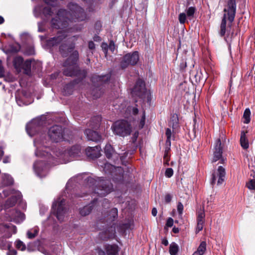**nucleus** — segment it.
Instances as JSON below:
<instances>
[{
  "label": "nucleus",
  "mask_w": 255,
  "mask_h": 255,
  "mask_svg": "<svg viewBox=\"0 0 255 255\" xmlns=\"http://www.w3.org/2000/svg\"><path fill=\"white\" fill-rule=\"evenodd\" d=\"M145 116L144 113H143L141 116V119L139 122V124L138 125V128H142L145 124Z\"/></svg>",
  "instance_id": "79ce46f5"
},
{
  "label": "nucleus",
  "mask_w": 255,
  "mask_h": 255,
  "mask_svg": "<svg viewBox=\"0 0 255 255\" xmlns=\"http://www.w3.org/2000/svg\"><path fill=\"white\" fill-rule=\"evenodd\" d=\"M6 248H7L8 251L6 253L7 255H16V251L14 249H10V245L6 243Z\"/></svg>",
  "instance_id": "ea45409f"
},
{
  "label": "nucleus",
  "mask_w": 255,
  "mask_h": 255,
  "mask_svg": "<svg viewBox=\"0 0 255 255\" xmlns=\"http://www.w3.org/2000/svg\"><path fill=\"white\" fill-rule=\"evenodd\" d=\"M196 8L193 6H190L186 9V12L188 17H192L195 12Z\"/></svg>",
  "instance_id": "4c0bfd02"
},
{
  "label": "nucleus",
  "mask_w": 255,
  "mask_h": 255,
  "mask_svg": "<svg viewBox=\"0 0 255 255\" xmlns=\"http://www.w3.org/2000/svg\"><path fill=\"white\" fill-rule=\"evenodd\" d=\"M88 47L90 49H94L95 48V44L93 41H90L88 44Z\"/></svg>",
  "instance_id": "5fc2aeb1"
},
{
  "label": "nucleus",
  "mask_w": 255,
  "mask_h": 255,
  "mask_svg": "<svg viewBox=\"0 0 255 255\" xmlns=\"http://www.w3.org/2000/svg\"><path fill=\"white\" fill-rule=\"evenodd\" d=\"M224 12H225V13L224 15V17L222 19V22L221 24V30H220V35L222 36H224L226 33V18L228 19V17H229V15L228 14V12H226L225 11H224Z\"/></svg>",
  "instance_id": "a878e982"
},
{
  "label": "nucleus",
  "mask_w": 255,
  "mask_h": 255,
  "mask_svg": "<svg viewBox=\"0 0 255 255\" xmlns=\"http://www.w3.org/2000/svg\"><path fill=\"white\" fill-rule=\"evenodd\" d=\"M173 219L171 218H169L167 220L166 226L168 227H171L173 225Z\"/></svg>",
  "instance_id": "de8ad7c7"
},
{
  "label": "nucleus",
  "mask_w": 255,
  "mask_h": 255,
  "mask_svg": "<svg viewBox=\"0 0 255 255\" xmlns=\"http://www.w3.org/2000/svg\"><path fill=\"white\" fill-rule=\"evenodd\" d=\"M33 169L36 175L42 178L47 174L48 166L46 165L45 161H37L33 165Z\"/></svg>",
  "instance_id": "f8f14e48"
},
{
  "label": "nucleus",
  "mask_w": 255,
  "mask_h": 255,
  "mask_svg": "<svg viewBox=\"0 0 255 255\" xmlns=\"http://www.w3.org/2000/svg\"><path fill=\"white\" fill-rule=\"evenodd\" d=\"M173 173V171L172 169L171 168H169L166 170L165 174L167 177L169 178L172 176Z\"/></svg>",
  "instance_id": "37998d69"
},
{
  "label": "nucleus",
  "mask_w": 255,
  "mask_h": 255,
  "mask_svg": "<svg viewBox=\"0 0 255 255\" xmlns=\"http://www.w3.org/2000/svg\"><path fill=\"white\" fill-rule=\"evenodd\" d=\"M69 11L60 9L58 11L55 17L51 20V26L53 28L60 29L57 35L47 41L50 46H59V51L64 56L70 52L74 48L73 42L75 40V36H70V32L71 28L68 27L69 23L66 19L70 22L82 21L86 18V14L83 9L75 3H71L69 5Z\"/></svg>",
  "instance_id": "f257e3e1"
},
{
  "label": "nucleus",
  "mask_w": 255,
  "mask_h": 255,
  "mask_svg": "<svg viewBox=\"0 0 255 255\" xmlns=\"http://www.w3.org/2000/svg\"><path fill=\"white\" fill-rule=\"evenodd\" d=\"M105 249L109 255H117L118 252V248L115 245H107Z\"/></svg>",
  "instance_id": "393cba45"
},
{
  "label": "nucleus",
  "mask_w": 255,
  "mask_h": 255,
  "mask_svg": "<svg viewBox=\"0 0 255 255\" xmlns=\"http://www.w3.org/2000/svg\"><path fill=\"white\" fill-rule=\"evenodd\" d=\"M63 130L61 127L54 126L50 128L48 131V136L53 141L58 142L65 139L63 136Z\"/></svg>",
  "instance_id": "1a4fd4ad"
},
{
  "label": "nucleus",
  "mask_w": 255,
  "mask_h": 255,
  "mask_svg": "<svg viewBox=\"0 0 255 255\" xmlns=\"http://www.w3.org/2000/svg\"><path fill=\"white\" fill-rule=\"evenodd\" d=\"M87 138L89 140L98 141L101 139V136L96 131L87 129L85 131Z\"/></svg>",
  "instance_id": "412c9836"
},
{
  "label": "nucleus",
  "mask_w": 255,
  "mask_h": 255,
  "mask_svg": "<svg viewBox=\"0 0 255 255\" xmlns=\"http://www.w3.org/2000/svg\"><path fill=\"white\" fill-rule=\"evenodd\" d=\"M16 248L22 251H24L26 249L24 244L20 240H17L15 242Z\"/></svg>",
  "instance_id": "58836bf2"
},
{
  "label": "nucleus",
  "mask_w": 255,
  "mask_h": 255,
  "mask_svg": "<svg viewBox=\"0 0 255 255\" xmlns=\"http://www.w3.org/2000/svg\"><path fill=\"white\" fill-rule=\"evenodd\" d=\"M34 61L31 60H27L23 64L22 68L24 70L26 74H29L30 72L31 66L33 64Z\"/></svg>",
  "instance_id": "c85d7f7f"
},
{
  "label": "nucleus",
  "mask_w": 255,
  "mask_h": 255,
  "mask_svg": "<svg viewBox=\"0 0 255 255\" xmlns=\"http://www.w3.org/2000/svg\"><path fill=\"white\" fill-rule=\"evenodd\" d=\"M236 5L235 0H228L227 5L224 9V11L228 12V20L232 22L235 16Z\"/></svg>",
  "instance_id": "dca6fc26"
},
{
  "label": "nucleus",
  "mask_w": 255,
  "mask_h": 255,
  "mask_svg": "<svg viewBox=\"0 0 255 255\" xmlns=\"http://www.w3.org/2000/svg\"><path fill=\"white\" fill-rule=\"evenodd\" d=\"M112 129L115 134L122 137L129 135L132 131L131 125L125 120L116 122L112 126Z\"/></svg>",
  "instance_id": "39448f33"
},
{
  "label": "nucleus",
  "mask_w": 255,
  "mask_h": 255,
  "mask_svg": "<svg viewBox=\"0 0 255 255\" xmlns=\"http://www.w3.org/2000/svg\"><path fill=\"white\" fill-rule=\"evenodd\" d=\"M138 135V132L137 131H136L134 133L133 136L131 139V141L132 143H134L135 141L136 140V139Z\"/></svg>",
  "instance_id": "3c124183"
},
{
  "label": "nucleus",
  "mask_w": 255,
  "mask_h": 255,
  "mask_svg": "<svg viewBox=\"0 0 255 255\" xmlns=\"http://www.w3.org/2000/svg\"><path fill=\"white\" fill-rule=\"evenodd\" d=\"M132 113L133 115H136L138 113V110L136 108H132Z\"/></svg>",
  "instance_id": "6e6d98bb"
},
{
  "label": "nucleus",
  "mask_w": 255,
  "mask_h": 255,
  "mask_svg": "<svg viewBox=\"0 0 255 255\" xmlns=\"http://www.w3.org/2000/svg\"><path fill=\"white\" fill-rule=\"evenodd\" d=\"M64 199L59 197L54 202L52 205V214L56 216L60 222L63 221L67 215V209L64 207Z\"/></svg>",
  "instance_id": "423d86ee"
},
{
  "label": "nucleus",
  "mask_w": 255,
  "mask_h": 255,
  "mask_svg": "<svg viewBox=\"0 0 255 255\" xmlns=\"http://www.w3.org/2000/svg\"><path fill=\"white\" fill-rule=\"evenodd\" d=\"M78 52L75 51L64 63L65 69L63 73L65 75L72 76H77L79 74V68L76 63L78 59Z\"/></svg>",
  "instance_id": "20e7f679"
},
{
  "label": "nucleus",
  "mask_w": 255,
  "mask_h": 255,
  "mask_svg": "<svg viewBox=\"0 0 255 255\" xmlns=\"http://www.w3.org/2000/svg\"><path fill=\"white\" fill-rule=\"evenodd\" d=\"M214 150L212 162H215L220 160V163H223L225 160L222 156V149L221 147V141L220 139H218L216 140Z\"/></svg>",
  "instance_id": "2eb2a0df"
},
{
  "label": "nucleus",
  "mask_w": 255,
  "mask_h": 255,
  "mask_svg": "<svg viewBox=\"0 0 255 255\" xmlns=\"http://www.w3.org/2000/svg\"><path fill=\"white\" fill-rule=\"evenodd\" d=\"M48 5L47 7L41 8L39 6L35 7L34 14L35 16L38 17L42 13L45 17L50 16L55 10L54 7L57 5V0H43Z\"/></svg>",
  "instance_id": "0eeeda50"
},
{
  "label": "nucleus",
  "mask_w": 255,
  "mask_h": 255,
  "mask_svg": "<svg viewBox=\"0 0 255 255\" xmlns=\"http://www.w3.org/2000/svg\"><path fill=\"white\" fill-rule=\"evenodd\" d=\"M97 180L89 177L87 179V186L89 193H95L101 196H105L110 193L113 186L109 180L98 178Z\"/></svg>",
  "instance_id": "f03ea898"
},
{
  "label": "nucleus",
  "mask_w": 255,
  "mask_h": 255,
  "mask_svg": "<svg viewBox=\"0 0 255 255\" xmlns=\"http://www.w3.org/2000/svg\"><path fill=\"white\" fill-rule=\"evenodd\" d=\"M178 251V245L174 243H172L170 244L169 247V253L171 255H176Z\"/></svg>",
  "instance_id": "2f4dec72"
},
{
  "label": "nucleus",
  "mask_w": 255,
  "mask_h": 255,
  "mask_svg": "<svg viewBox=\"0 0 255 255\" xmlns=\"http://www.w3.org/2000/svg\"><path fill=\"white\" fill-rule=\"evenodd\" d=\"M10 218L11 220L16 222L20 223L24 220V215L17 210H13L10 214Z\"/></svg>",
  "instance_id": "4be33fe9"
},
{
  "label": "nucleus",
  "mask_w": 255,
  "mask_h": 255,
  "mask_svg": "<svg viewBox=\"0 0 255 255\" xmlns=\"http://www.w3.org/2000/svg\"><path fill=\"white\" fill-rule=\"evenodd\" d=\"M168 153H165L164 156V160H166L165 164H168Z\"/></svg>",
  "instance_id": "4d7b16f0"
},
{
  "label": "nucleus",
  "mask_w": 255,
  "mask_h": 255,
  "mask_svg": "<svg viewBox=\"0 0 255 255\" xmlns=\"http://www.w3.org/2000/svg\"><path fill=\"white\" fill-rule=\"evenodd\" d=\"M165 134H166V136L167 137L166 143H165L166 146V151L167 148L168 149H169V147L171 145V137L172 135V131H171V129L167 128L166 130Z\"/></svg>",
  "instance_id": "c756f323"
},
{
  "label": "nucleus",
  "mask_w": 255,
  "mask_h": 255,
  "mask_svg": "<svg viewBox=\"0 0 255 255\" xmlns=\"http://www.w3.org/2000/svg\"><path fill=\"white\" fill-rule=\"evenodd\" d=\"M251 111L249 109H246L244 112L243 118L244 119V123L248 124L250 122Z\"/></svg>",
  "instance_id": "c9c22d12"
},
{
  "label": "nucleus",
  "mask_w": 255,
  "mask_h": 255,
  "mask_svg": "<svg viewBox=\"0 0 255 255\" xmlns=\"http://www.w3.org/2000/svg\"><path fill=\"white\" fill-rule=\"evenodd\" d=\"M247 132V131H242L240 137L241 145L244 149H247L249 147V141L247 137L246 136Z\"/></svg>",
  "instance_id": "5701e85b"
},
{
  "label": "nucleus",
  "mask_w": 255,
  "mask_h": 255,
  "mask_svg": "<svg viewBox=\"0 0 255 255\" xmlns=\"http://www.w3.org/2000/svg\"><path fill=\"white\" fill-rule=\"evenodd\" d=\"M34 144L36 148L35 155L37 156H46L49 159L52 158L51 154H49L48 151L46 150L47 147L43 146L44 141L36 139L34 141Z\"/></svg>",
  "instance_id": "9b49d317"
},
{
  "label": "nucleus",
  "mask_w": 255,
  "mask_h": 255,
  "mask_svg": "<svg viewBox=\"0 0 255 255\" xmlns=\"http://www.w3.org/2000/svg\"><path fill=\"white\" fill-rule=\"evenodd\" d=\"M110 218L112 217L113 219L115 218L118 215V210L116 208H113L110 212Z\"/></svg>",
  "instance_id": "c03bdc74"
},
{
  "label": "nucleus",
  "mask_w": 255,
  "mask_h": 255,
  "mask_svg": "<svg viewBox=\"0 0 255 255\" xmlns=\"http://www.w3.org/2000/svg\"><path fill=\"white\" fill-rule=\"evenodd\" d=\"M138 60L139 55L137 52L128 53L123 57L121 66L123 68H126L129 65H134L137 63Z\"/></svg>",
  "instance_id": "9d476101"
},
{
  "label": "nucleus",
  "mask_w": 255,
  "mask_h": 255,
  "mask_svg": "<svg viewBox=\"0 0 255 255\" xmlns=\"http://www.w3.org/2000/svg\"><path fill=\"white\" fill-rule=\"evenodd\" d=\"M72 85L71 84H69L65 87V94L70 95L72 93V91H66L69 89L71 88L72 87Z\"/></svg>",
  "instance_id": "603ef678"
},
{
  "label": "nucleus",
  "mask_w": 255,
  "mask_h": 255,
  "mask_svg": "<svg viewBox=\"0 0 255 255\" xmlns=\"http://www.w3.org/2000/svg\"><path fill=\"white\" fill-rule=\"evenodd\" d=\"M105 168H110V169H113L115 167L113 165L107 163V164H105Z\"/></svg>",
  "instance_id": "bf43d9fd"
},
{
  "label": "nucleus",
  "mask_w": 255,
  "mask_h": 255,
  "mask_svg": "<svg viewBox=\"0 0 255 255\" xmlns=\"http://www.w3.org/2000/svg\"><path fill=\"white\" fill-rule=\"evenodd\" d=\"M172 197L169 194H167L165 196V201L166 203H169L171 200Z\"/></svg>",
  "instance_id": "864d4df0"
},
{
  "label": "nucleus",
  "mask_w": 255,
  "mask_h": 255,
  "mask_svg": "<svg viewBox=\"0 0 255 255\" xmlns=\"http://www.w3.org/2000/svg\"><path fill=\"white\" fill-rule=\"evenodd\" d=\"M146 93L145 84L143 80L139 79L136 85L131 90V94L133 96H137L141 98H143Z\"/></svg>",
  "instance_id": "ddd939ff"
},
{
  "label": "nucleus",
  "mask_w": 255,
  "mask_h": 255,
  "mask_svg": "<svg viewBox=\"0 0 255 255\" xmlns=\"http://www.w3.org/2000/svg\"><path fill=\"white\" fill-rule=\"evenodd\" d=\"M92 210V205L86 206L80 210V213L82 216H86L90 214Z\"/></svg>",
  "instance_id": "473e14b6"
},
{
  "label": "nucleus",
  "mask_w": 255,
  "mask_h": 255,
  "mask_svg": "<svg viewBox=\"0 0 255 255\" xmlns=\"http://www.w3.org/2000/svg\"><path fill=\"white\" fill-rule=\"evenodd\" d=\"M5 232L4 236L6 237H9L12 234H15L16 232V227L12 225L11 223L6 225H0V233Z\"/></svg>",
  "instance_id": "a211bd4d"
},
{
  "label": "nucleus",
  "mask_w": 255,
  "mask_h": 255,
  "mask_svg": "<svg viewBox=\"0 0 255 255\" xmlns=\"http://www.w3.org/2000/svg\"><path fill=\"white\" fill-rule=\"evenodd\" d=\"M4 22V19L3 18L0 16V24Z\"/></svg>",
  "instance_id": "69168bd1"
},
{
  "label": "nucleus",
  "mask_w": 255,
  "mask_h": 255,
  "mask_svg": "<svg viewBox=\"0 0 255 255\" xmlns=\"http://www.w3.org/2000/svg\"><path fill=\"white\" fill-rule=\"evenodd\" d=\"M3 163H5L9 162V157H6L4 158L3 159Z\"/></svg>",
  "instance_id": "680f3d73"
},
{
  "label": "nucleus",
  "mask_w": 255,
  "mask_h": 255,
  "mask_svg": "<svg viewBox=\"0 0 255 255\" xmlns=\"http://www.w3.org/2000/svg\"><path fill=\"white\" fill-rule=\"evenodd\" d=\"M38 228L37 227H34L33 229L29 230L27 233V235L28 238L32 239L34 238L38 232Z\"/></svg>",
  "instance_id": "f704fd0d"
},
{
  "label": "nucleus",
  "mask_w": 255,
  "mask_h": 255,
  "mask_svg": "<svg viewBox=\"0 0 255 255\" xmlns=\"http://www.w3.org/2000/svg\"><path fill=\"white\" fill-rule=\"evenodd\" d=\"M157 213V210H156V208L152 209V215L153 216H156Z\"/></svg>",
  "instance_id": "13d9d810"
},
{
  "label": "nucleus",
  "mask_w": 255,
  "mask_h": 255,
  "mask_svg": "<svg viewBox=\"0 0 255 255\" xmlns=\"http://www.w3.org/2000/svg\"><path fill=\"white\" fill-rule=\"evenodd\" d=\"M131 109V107H128V111H130Z\"/></svg>",
  "instance_id": "774afa93"
},
{
  "label": "nucleus",
  "mask_w": 255,
  "mask_h": 255,
  "mask_svg": "<svg viewBox=\"0 0 255 255\" xmlns=\"http://www.w3.org/2000/svg\"><path fill=\"white\" fill-rule=\"evenodd\" d=\"M13 65L15 69L20 70L23 65V59L21 57H16L13 60Z\"/></svg>",
  "instance_id": "cd10ccee"
},
{
  "label": "nucleus",
  "mask_w": 255,
  "mask_h": 255,
  "mask_svg": "<svg viewBox=\"0 0 255 255\" xmlns=\"http://www.w3.org/2000/svg\"><path fill=\"white\" fill-rule=\"evenodd\" d=\"M162 243L165 246H167L168 244V242L166 239H163L162 241Z\"/></svg>",
  "instance_id": "052dcab7"
},
{
  "label": "nucleus",
  "mask_w": 255,
  "mask_h": 255,
  "mask_svg": "<svg viewBox=\"0 0 255 255\" xmlns=\"http://www.w3.org/2000/svg\"><path fill=\"white\" fill-rule=\"evenodd\" d=\"M110 78V75L108 74L106 75L101 76H97L96 77H94L92 79L93 82L95 81H99V82H106L109 80Z\"/></svg>",
  "instance_id": "72a5a7b5"
},
{
  "label": "nucleus",
  "mask_w": 255,
  "mask_h": 255,
  "mask_svg": "<svg viewBox=\"0 0 255 255\" xmlns=\"http://www.w3.org/2000/svg\"><path fill=\"white\" fill-rule=\"evenodd\" d=\"M55 153H58L56 155L61 160V163H65L73 159H79L82 155L81 147L79 145L74 146L68 150L56 151Z\"/></svg>",
  "instance_id": "7ed1b4c3"
},
{
  "label": "nucleus",
  "mask_w": 255,
  "mask_h": 255,
  "mask_svg": "<svg viewBox=\"0 0 255 255\" xmlns=\"http://www.w3.org/2000/svg\"><path fill=\"white\" fill-rule=\"evenodd\" d=\"M183 210V205L180 202L178 203L177 205V211L180 215L182 214Z\"/></svg>",
  "instance_id": "49530a36"
},
{
  "label": "nucleus",
  "mask_w": 255,
  "mask_h": 255,
  "mask_svg": "<svg viewBox=\"0 0 255 255\" xmlns=\"http://www.w3.org/2000/svg\"><path fill=\"white\" fill-rule=\"evenodd\" d=\"M172 231L174 233H177L179 232V229L178 228L174 227L172 229Z\"/></svg>",
  "instance_id": "e2e57ef3"
},
{
  "label": "nucleus",
  "mask_w": 255,
  "mask_h": 255,
  "mask_svg": "<svg viewBox=\"0 0 255 255\" xmlns=\"http://www.w3.org/2000/svg\"><path fill=\"white\" fill-rule=\"evenodd\" d=\"M179 21L181 24H184L186 19V15L185 13L182 12L179 15Z\"/></svg>",
  "instance_id": "a19ab883"
},
{
  "label": "nucleus",
  "mask_w": 255,
  "mask_h": 255,
  "mask_svg": "<svg viewBox=\"0 0 255 255\" xmlns=\"http://www.w3.org/2000/svg\"><path fill=\"white\" fill-rule=\"evenodd\" d=\"M3 151H2V150L1 148H0V160L1 159V158L3 156Z\"/></svg>",
  "instance_id": "0e129e2a"
},
{
  "label": "nucleus",
  "mask_w": 255,
  "mask_h": 255,
  "mask_svg": "<svg viewBox=\"0 0 255 255\" xmlns=\"http://www.w3.org/2000/svg\"><path fill=\"white\" fill-rule=\"evenodd\" d=\"M225 174V168L221 166H219L217 170L212 175V184H214L216 180H217L218 185L222 184L224 181Z\"/></svg>",
  "instance_id": "4468645a"
},
{
  "label": "nucleus",
  "mask_w": 255,
  "mask_h": 255,
  "mask_svg": "<svg viewBox=\"0 0 255 255\" xmlns=\"http://www.w3.org/2000/svg\"><path fill=\"white\" fill-rule=\"evenodd\" d=\"M40 125V121L39 119H34L26 125V131L27 133L32 136L39 129Z\"/></svg>",
  "instance_id": "f3484780"
},
{
  "label": "nucleus",
  "mask_w": 255,
  "mask_h": 255,
  "mask_svg": "<svg viewBox=\"0 0 255 255\" xmlns=\"http://www.w3.org/2000/svg\"><path fill=\"white\" fill-rule=\"evenodd\" d=\"M101 148L99 146H96L95 147H88L86 150V155L91 158H95L99 157L100 155Z\"/></svg>",
  "instance_id": "6ab92c4d"
},
{
  "label": "nucleus",
  "mask_w": 255,
  "mask_h": 255,
  "mask_svg": "<svg viewBox=\"0 0 255 255\" xmlns=\"http://www.w3.org/2000/svg\"><path fill=\"white\" fill-rule=\"evenodd\" d=\"M206 251V243L203 241L192 255H203Z\"/></svg>",
  "instance_id": "b1692460"
},
{
  "label": "nucleus",
  "mask_w": 255,
  "mask_h": 255,
  "mask_svg": "<svg viewBox=\"0 0 255 255\" xmlns=\"http://www.w3.org/2000/svg\"><path fill=\"white\" fill-rule=\"evenodd\" d=\"M4 74V69L2 65V61L0 60V77L3 76Z\"/></svg>",
  "instance_id": "8fccbe9b"
},
{
  "label": "nucleus",
  "mask_w": 255,
  "mask_h": 255,
  "mask_svg": "<svg viewBox=\"0 0 255 255\" xmlns=\"http://www.w3.org/2000/svg\"><path fill=\"white\" fill-rule=\"evenodd\" d=\"M247 186L250 190H255V173H254L253 178L250 179L249 181L247 183Z\"/></svg>",
  "instance_id": "e433bc0d"
},
{
  "label": "nucleus",
  "mask_w": 255,
  "mask_h": 255,
  "mask_svg": "<svg viewBox=\"0 0 255 255\" xmlns=\"http://www.w3.org/2000/svg\"><path fill=\"white\" fill-rule=\"evenodd\" d=\"M205 215L203 210L201 209L197 213V225L196 232L198 233L203 229L205 223Z\"/></svg>",
  "instance_id": "aec40b11"
},
{
  "label": "nucleus",
  "mask_w": 255,
  "mask_h": 255,
  "mask_svg": "<svg viewBox=\"0 0 255 255\" xmlns=\"http://www.w3.org/2000/svg\"><path fill=\"white\" fill-rule=\"evenodd\" d=\"M108 49L113 52L115 49V45L113 41H111L109 45Z\"/></svg>",
  "instance_id": "09e8293b"
},
{
  "label": "nucleus",
  "mask_w": 255,
  "mask_h": 255,
  "mask_svg": "<svg viewBox=\"0 0 255 255\" xmlns=\"http://www.w3.org/2000/svg\"><path fill=\"white\" fill-rule=\"evenodd\" d=\"M101 47H102V49L105 54V56L106 57L107 55L109 46L108 45V44L107 43H103L102 44Z\"/></svg>",
  "instance_id": "a18cd8bd"
},
{
  "label": "nucleus",
  "mask_w": 255,
  "mask_h": 255,
  "mask_svg": "<svg viewBox=\"0 0 255 255\" xmlns=\"http://www.w3.org/2000/svg\"><path fill=\"white\" fill-rule=\"evenodd\" d=\"M13 182L12 178L8 174H4L2 176V183L4 186L11 185Z\"/></svg>",
  "instance_id": "bb28decb"
},
{
  "label": "nucleus",
  "mask_w": 255,
  "mask_h": 255,
  "mask_svg": "<svg viewBox=\"0 0 255 255\" xmlns=\"http://www.w3.org/2000/svg\"><path fill=\"white\" fill-rule=\"evenodd\" d=\"M104 252H100L99 253V255H104Z\"/></svg>",
  "instance_id": "338daca9"
},
{
  "label": "nucleus",
  "mask_w": 255,
  "mask_h": 255,
  "mask_svg": "<svg viewBox=\"0 0 255 255\" xmlns=\"http://www.w3.org/2000/svg\"><path fill=\"white\" fill-rule=\"evenodd\" d=\"M5 196L10 195L11 196L5 202L4 208L7 209L9 207L13 206L17 201L20 200L21 198V193L17 191L14 190H4L3 191Z\"/></svg>",
  "instance_id": "6e6552de"
},
{
  "label": "nucleus",
  "mask_w": 255,
  "mask_h": 255,
  "mask_svg": "<svg viewBox=\"0 0 255 255\" xmlns=\"http://www.w3.org/2000/svg\"><path fill=\"white\" fill-rule=\"evenodd\" d=\"M105 152L106 155V156L110 158L112 157V156L115 154L113 148L111 144H107L105 146Z\"/></svg>",
  "instance_id": "7c9ffc66"
}]
</instances>
